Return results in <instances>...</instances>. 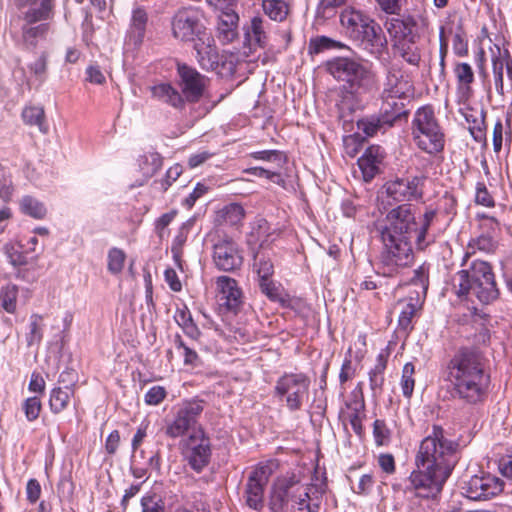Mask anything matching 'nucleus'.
<instances>
[{"mask_svg":"<svg viewBox=\"0 0 512 512\" xmlns=\"http://www.w3.org/2000/svg\"><path fill=\"white\" fill-rule=\"evenodd\" d=\"M460 443L450 439L442 426L432 425L420 442L414 458L415 468L405 481V494L435 499L443 490L459 460Z\"/></svg>","mask_w":512,"mask_h":512,"instance_id":"f257e3e1","label":"nucleus"},{"mask_svg":"<svg viewBox=\"0 0 512 512\" xmlns=\"http://www.w3.org/2000/svg\"><path fill=\"white\" fill-rule=\"evenodd\" d=\"M415 225L411 204H400L375 222V230L382 243L379 263L384 275H396L413 264L411 234Z\"/></svg>","mask_w":512,"mask_h":512,"instance_id":"f03ea898","label":"nucleus"},{"mask_svg":"<svg viewBox=\"0 0 512 512\" xmlns=\"http://www.w3.org/2000/svg\"><path fill=\"white\" fill-rule=\"evenodd\" d=\"M448 380L456 397L476 404L486 396L488 377L484 373L482 354L473 348H461L447 366Z\"/></svg>","mask_w":512,"mask_h":512,"instance_id":"7ed1b4c3","label":"nucleus"},{"mask_svg":"<svg viewBox=\"0 0 512 512\" xmlns=\"http://www.w3.org/2000/svg\"><path fill=\"white\" fill-rule=\"evenodd\" d=\"M321 499L315 486L300 471L278 476L270 489L271 512H317Z\"/></svg>","mask_w":512,"mask_h":512,"instance_id":"20e7f679","label":"nucleus"},{"mask_svg":"<svg viewBox=\"0 0 512 512\" xmlns=\"http://www.w3.org/2000/svg\"><path fill=\"white\" fill-rule=\"evenodd\" d=\"M452 281L459 297L474 296L479 302L489 304L499 296L492 267L486 261L473 260L467 268L458 271Z\"/></svg>","mask_w":512,"mask_h":512,"instance_id":"39448f33","label":"nucleus"},{"mask_svg":"<svg viewBox=\"0 0 512 512\" xmlns=\"http://www.w3.org/2000/svg\"><path fill=\"white\" fill-rule=\"evenodd\" d=\"M326 69L337 81L345 83L354 94H368L377 89L378 78L372 64L366 65L349 57H334L327 61Z\"/></svg>","mask_w":512,"mask_h":512,"instance_id":"423d86ee","label":"nucleus"},{"mask_svg":"<svg viewBox=\"0 0 512 512\" xmlns=\"http://www.w3.org/2000/svg\"><path fill=\"white\" fill-rule=\"evenodd\" d=\"M411 134L415 145L430 156L444 151L445 133L430 105L418 108L411 123Z\"/></svg>","mask_w":512,"mask_h":512,"instance_id":"0eeeda50","label":"nucleus"},{"mask_svg":"<svg viewBox=\"0 0 512 512\" xmlns=\"http://www.w3.org/2000/svg\"><path fill=\"white\" fill-rule=\"evenodd\" d=\"M310 378L303 372L284 373L274 386V396L285 402L290 412L301 410L309 396Z\"/></svg>","mask_w":512,"mask_h":512,"instance_id":"6e6552de","label":"nucleus"},{"mask_svg":"<svg viewBox=\"0 0 512 512\" xmlns=\"http://www.w3.org/2000/svg\"><path fill=\"white\" fill-rule=\"evenodd\" d=\"M203 12L193 6L178 9L172 17L171 28L175 39L183 42H196L206 38Z\"/></svg>","mask_w":512,"mask_h":512,"instance_id":"1a4fd4ad","label":"nucleus"},{"mask_svg":"<svg viewBox=\"0 0 512 512\" xmlns=\"http://www.w3.org/2000/svg\"><path fill=\"white\" fill-rule=\"evenodd\" d=\"M203 410L204 401L198 398L182 402L176 408L173 419L167 424L165 434L175 439L203 429L199 424Z\"/></svg>","mask_w":512,"mask_h":512,"instance_id":"9d476101","label":"nucleus"},{"mask_svg":"<svg viewBox=\"0 0 512 512\" xmlns=\"http://www.w3.org/2000/svg\"><path fill=\"white\" fill-rule=\"evenodd\" d=\"M183 459L197 473L203 471L210 463L212 449L210 438L204 429H198L180 442Z\"/></svg>","mask_w":512,"mask_h":512,"instance_id":"9b49d317","label":"nucleus"},{"mask_svg":"<svg viewBox=\"0 0 512 512\" xmlns=\"http://www.w3.org/2000/svg\"><path fill=\"white\" fill-rule=\"evenodd\" d=\"M272 473L271 466L263 463L250 471L243 491V499L250 509L261 511L264 508L265 488Z\"/></svg>","mask_w":512,"mask_h":512,"instance_id":"f8f14e48","label":"nucleus"},{"mask_svg":"<svg viewBox=\"0 0 512 512\" xmlns=\"http://www.w3.org/2000/svg\"><path fill=\"white\" fill-rule=\"evenodd\" d=\"M425 180V176L397 177L387 181L383 185V190L393 202L405 204L404 202L417 201L423 198Z\"/></svg>","mask_w":512,"mask_h":512,"instance_id":"ddd939ff","label":"nucleus"},{"mask_svg":"<svg viewBox=\"0 0 512 512\" xmlns=\"http://www.w3.org/2000/svg\"><path fill=\"white\" fill-rule=\"evenodd\" d=\"M387 30L401 41L415 44L417 40L429 31L430 22L427 16L419 14L403 18H393L387 23Z\"/></svg>","mask_w":512,"mask_h":512,"instance_id":"4468645a","label":"nucleus"},{"mask_svg":"<svg viewBox=\"0 0 512 512\" xmlns=\"http://www.w3.org/2000/svg\"><path fill=\"white\" fill-rule=\"evenodd\" d=\"M503 490L502 481L489 473L482 472L464 481L461 493L470 500H487Z\"/></svg>","mask_w":512,"mask_h":512,"instance_id":"2eb2a0df","label":"nucleus"},{"mask_svg":"<svg viewBox=\"0 0 512 512\" xmlns=\"http://www.w3.org/2000/svg\"><path fill=\"white\" fill-rule=\"evenodd\" d=\"M181 93L189 103H197L204 95L208 78L186 63H177Z\"/></svg>","mask_w":512,"mask_h":512,"instance_id":"dca6fc26","label":"nucleus"},{"mask_svg":"<svg viewBox=\"0 0 512 512\" xmlns=\"http://www.w3.org/2000/svg\"><path fill=\"white\" fill-rule=\"evenodd\" d=\"M213 262L225 272H233L243 264V257L238 244L229 237H223L213 245Z\"/></svg>","mask_w":512,"mask_h":512,"instance_id":"f3484780","label":"nucleus"},{"mask_svg":"<svg viewBox=\"0 0 512 512\" xmlns=\"http://www.w3.org/2000/svg\"><path fill=\"white\" fill-rule=\"evenodd\" d=\"M340 22L352 41L363 35L364 31L378 25L374 19L354 8L343 10L340 14Z\"/></svg>","mask_w":512,"mask_h":512,"instance_id":"a211bd4d","label":"nucleus"},{"mask_svg":"<svg viewBox=\"0 0 512 512\" xmlns=\"http://www.w3.org/2000/svg\"><path fill=\"white\" fill-rule=\"evenodd\" d=\"M373 27V29L364 31V34L353 40V42L369 56L381 59L388 49V42L382 27L379 24Z\"/></svg>","mask_w":512,"mask_h":512,"instance_id":"6ab92c4d","label":"nucleus"},{"mask_svg":"<svg viewBox=\"0 0 512 512\" xmlns=\"http://www.w3.org/2000/svg\"><path fill=\"white\" fill-rule=\"evenodd\" d=\"M148 24L149 15L147 10L140 6L133 8L125 36V45L134 49L140 47L144 41Z\"/></svg>","mask_w":512,"mask_h":512,"instance_id":"aec40b11","label":"nucleus"},{"mask_svg":"<svg viewBox=\"0 0 512 512\" xmlns=\"http://www.w3.org/2000/svg\"><path fill=\"white\" fill-rule=\"evenodd\" d=\"M219 291V305L226 310L237 313L242 305V292L235 279L220 276L216 281Z\"/></svg>","mask_w":512,"mask_h":512,"instance_id":"412c9836","label":"nucleus"},{"mask_svg":"<svg viewBox=\"0 0 512 512\" xmlns=\"http://www.w3.org/2000/svg\"><path fill=\"white\" fill-rule=\"evenodd\" d=\"M18 8L28 7L23 20L28 22L49 21L54 17V0H15Z\"/></svg>","mask_w":512,"mask_h":512,"instance_id":"4be33fe9","label":"nucleus"},{"mask_svg":"<svg viewBox=\"0 0 512 512\" xmlns=\"http://www.w3.org/2000/svg\"><path fill=\"white\" fill-rule=\"evenodd\" d=\"M212 42L213 39L208 34L204 40L195 42L197 60L205 70H217L221 65V57Z\"/></svg>","mask_w":512,"mask_h":512,"instance_id":"5701e85b","label":"nucleus"},{"mask_svg":"<svg viewBox=\"0 0 512 512\" xmlns=\"http://www.w3.org/2000/svg\"><path fill=\"white\" fill-rule=\"evenodd\" d=\"M384 158L383 149L380 146L368 147L358 159V166L365 181H371L379 172V166Z\"/></svg>","mask_w":512,"mask_h":512,"instance_id":"b1692460","label":"nucleus"},{"mask_svg":"<svg viewBox=\"0 0 512 512\" xmlns=\"http://www.w3.org/2000/svg\"><path fill=\"white\" fill-rule=\"evenodd\" d=\"M269 23L261 17H253L250 24L245 29V43L248 44L249 49L265 48L268 43V29Z\"/></svg>","mask_w":512,"mask_h":512,"instance_id":"393cba45","label":"nucleus"},{"mask_svg":"<svg viewBox=\"0 0 512 512\" xmlns=\"http://www.w3.org/2000/svg\"><path fill=\"white\" fill-rule=\"evenodd\" d=\"M151 94L154 99L179 110L184 109L187 102L183 94L170 83H160L152 86Z\"/></svg>","mask_w":512,"mask_h":512,"instance_id":"a878e982","label":"nucleus"},{"mask_svg":"<svg viewBox=\"0 0 512 512\" xmlns=\"http://www.w3.org/2000/svg\"><path fill=\"white\" fill-rule=\"evenodd\" d=\"M238 14L227 9L218 16L217 37L223 44L231 43L237 36Z\"/></svg>","mask_w":512,"mask_h":512,"instance_id":"bb28decb","label":"nucleus"},{"mask_svg":"<svg viewBox=\"0 0 512 512\" xmlns=\"http://www.w3.org/2000/svg\"><path fill=\"white\" fill-rule=\"evenodd\" d=\"M437 214L438 209L432 208L431 206L426 207L420 219V226L418 228H416V226L414 227L413 231L416 232V245L418 249L423 250L434 242V237L429 234V229L436 219Z\"/></svg>","mask_w":512,"mask_h":512,"instance_id":"cd10ccee","label":"nucleus"},{"mask_svg":"<svg viewBox=\"0 0 512 512\" xmlns=\"http://www.w3.org/2000/svg\"><path fill=\"white\" fill-rule=\"evenodd\" d=\"M402 97H382L383 103L380 108V116L382 122L386 123L388 127H392L397 120L403 116H407V111L404 110V104L399 102L398 99Z\"/></svg>","mask_w":512,"mask_h":512,"instance_id":"c85d7f7f","label":"nucleus"},{"mask_svg":"<svg viewBox=\"0 0 512 512\" xmlns=\"http://www.w3.org/2000/svg\"><path fill=\"white\" fill-rule=\"evenodd\" d=\"M50 28L51 25L48 21L30 23L24 20V24L21 28L22 39L27 45L34 48L39 39H44L47 36Z\"/></svg>","mask_w":512,"mask_h":512,"instance_id":"c756f323","label":"nucleus"},{"mask_svg":"<svg viewBox=\"0 0 512 512\" xmlns=\"http://www.w3.org/2000/svg\"><path fill=\"white\" fill-rule=\"evenodd\" d=\"M497 54L492 51V73L494 79V85L497 93L501 96L505 95L504 82H503V71L504 68L507 70L506 53H510L508 49L501 50L499 46H495Z\"/></svg>","mask_w":512,"mask_h":512,"instance_id":"7c9ffc66","label":"nucleus"},{"mask_svg":"<svg viewBox=\"0 0 512 512\" xmlns=\"http://www.w3.org/2000/svg\"><path fill=\"white\" fill-rule=\"evenodd\" d=\"M389 352L382 350L377 358L375 366L369 371V384L371 390L376 393H381L384 385V372L387 367Z\"/></svg>","mask_w":512,"mask_h":512,"instance_id":"2f4dec72","label":"nucleus"},{"mask_svg":"<svg viewBox=\"0 0 512 512\" xmlns=\"http://www.w3.org/2000/svg\"><path fill=\"white\" fill-rule=\"evenodd\" d=\"M253 269L257 273L258 278L272 277L274 273V264L271 259V251L267 247L257 249L253 256Z\"/></svg>","mask_w":512,"mask_h":512,"instance_id":"473e14b6","label":"nucleus"},{"mask_svg":"<svg viewBox=\"0 0 512 512\" xmlns=\"http://www.w3.org/2000/svg\"><path fill=\"white\" fill-rule=\"evenodd\" d=\"M466 122L469 124L468 130L476 142H483L486 140V125L485 117L486 113L481 111L467 112L464 114Z\"/></svg>","mask_w":512,"mask_h":512,"instance_id":"72a5a7b5","label":"nucleus"},{"mask_svg":"<svg viewBox=\"0 0 512 512\" xmlns=\"http://www.w3.org/2000/svg\"><path fill=\"white\" fill-rule=\"evenodd\" d=\"M74 395V390L68 387H55L50 392L49 407L52 413L59 414L64 411Z\"/></svg>","mask_w":512,"mask_h":512,"instance_id":"f704fd0d","label":"nucleus"},{"mask_svg":"<svg viewBox=\"0 0 512 512\" xmlns=\"http://www.w3.org/2000/svg\"><path fill=\"white\" fill-rule=\"evenodd\" d=\"M245 216L244 208L238 203H230L217 213V221L231 226L239 224Z\"/></svg>","mask_w":512,"mask_h":512,"instance_id":"c9c22d12","label":"nucleus"},{"mask_svg":"<svg viewBox=\"0 0 512 512\" xmlns=\"http://www.w3.org/2000/svg\"><path fill=\"white\" fill-rule=\"evenodd\" d=\"M270 225L265 219H258L251 230V233L248 238L249 245H256L259 243L258 249H262V247H267L266 243L269 241L271 236L270 233Z\"/></svg>","mask_w":512,"mask_h":512,"instance_id":"e433bc0d","label":"nucleus"},{"mask_svg":"<svg viewBox=\"0 0 512 512\" xmlns=\"http://www.w3.org/2000/svg\"><path fill=\"white\" fill-rule=\"evenodd\" d=\"M20 209L25 215L35 219H44L47 215V208L44 203L29 195L22 197Z\"/></svg>","mask_w":512,"mask_h":512,"instance_id":"4c0bfd02","label":"nucleus"},{"mask_svg":"<svg viewBox=\"0 0 512 512\" xmlns=\"http://www.w3.org/2000/svg\"><path fill=\"white\" fill-rule=\"evenodd\" d=\"M22 119L25 124L37 126L42 133H47L48 127L45 123V112L42 107L29 106L22 111Z\"/></svg>","mask_w":512,"mask_h":512,"instance_id":"58836bf2","label":"nucleus"},{"mask_svg":"<svg viewBox=\"0 0 512 512\" xmlns=\"http://www.w3.org/2000/svg\"><path fill=\"white\" fill-rule=\"evenodd\" d=\"M405 91L401 87V76L394 69H389L386 75L382 97H404Z\"/></svg>","mask_w":512,"mask_h":512,"instance_id":"ea45409f","label":"nucleus"},{"mask_svg":"<svg viewBox=\"0 0 512 512\" xmlns=\"http://www.w3.org/2000/svg\"><path fill=\"white\" fill-rule=\"evenodd\" d=\"M454 74L459 88L470 92L471 84L474 82V71L469 63L457 62L454 66Z\"/></svg>","mask_w":512,"mask_h":512,"instance_id":"a19ab883","label":"nucleus"},{"mask_svg":"<svg viewBox=\"0 0 512 512\" xmlns=\"http://www.w3.org/2000/svg\"><path fill=\"white\" fill-rule=\"evenodd\" d=\"M398 304L402 306L398 318V328L400 331L408 333L413 329L412 319L417 312V305L412 302V299L408 302L400 301Z\"/></svg>","mask_w":512,"mask_h":512,"instance_id":"79ce46f5","label":"nucleus"},{"mask_svg":"<svg viewBox=\"0 0 512 512\" xmlns=\"http://www.w3.org/2000/svg\"><path fill=\"white\" fill-rule=\"evenodd\" d=\"M344 47H346V45L342 42L336 41L327 36H317L311 38L308 45L310 54H319L325 50L341 49Z\"/></svg>","mask_w":512,"mask_h":512,"instance_id":"37998d69","label":"nucleus"},{"mask_svg":"<svg viewBox=\"0 0 512 512\" xmlns=\"http://www.w3.org/2000/svg\"><path fill=\"white\" fill-rule=\"evenodd\" d=\"M263 10L274 21H283L288 14V6L282 0H264Z\"/></svg>","mask_w":512,"mask_h":512,"instance_id":"c03bdc74","label":"nucleus"},{"mask_svg":"<svg viewBox=\"0 0 512 512\" xmlns=\"http://www.w3.org/2000/svg\"><path fill=\"white\" fill-rule=\"evenodd\" d=\"M18 288L14 284H8L0 291V306L8 313L16 310Z\"/></svg>","mask_w":512,"mask_h":512,"instance_id":"a18cd8bd","label":"nucleus"},{"mask_svg":"<svg viewBox=\"0 0 512 512\" xmlns=\"http://www.w3.org/2000/svg\"><path fill=\"white\" fill-rule=\"evenodd\" d=\"M395 48L403 60L408 64L413 66L419 65L421 55L419 49L415 47L414 44L399 40V43L395 44Z\"/></svg>","mask_w":512,"mask_h":512,"instance_id":"49530a36","label":"nucleus"},{"mask_svg":"<svg viewBox=\"0 0 512 512\" xmlns=\"http://www.w3.org/2000/svg\"><path fill=\"white\" fill-rule=\"evenodd\" d=\"M359 130H362L367 136H374L379 130L389 128L386 123L382 122L380 115H372L370 117L361 119L357 122Z\"/></svg>","mask_w":512,"mask_h":512,"instance_id":"de8ad7c7","label":"nucleus"},{"mask_svg":"<svg viewBox=\"0 0 512 512\" xmlns=\"http://www.w3.org/2000/svg\"><path fill=\"white\" fill-rule=\"evenodd\" d=\"M506 125L508 131H504V125L501 119H497L493 128V150L495 153H499L502 150L504 134L511 137V115L508 114L506 117Z\"/></svg>","mask_w":512,"mask_h":512,"instance_id":"09e8293b","label":"nucleus"},{"mask_svg":"<svg viewBox=\"0 0 512 512\" xmlns=\"http://www.w3.org/2000/svg\"><path fill=\"white\" fill-rule=\"evenodd\" d=\"M391 430L386 422L376 419L373 423V437L377 446H388L391 442Z\"/></svg>","mask_w":512,"mask_h":512,"instance_id":"8fccbe9b","label":"nucleus"},{"mask_svg":"<svg viewBox=\"0 0 512 512\" xmlns=\"http://www.w3.org/2000/svg\"><path fill=\"white\" fill-rule=\"evenodd\" d=\"M415 367L411 362L404 365L402 370L401 388L402 393L406 398H410L414 391L415 379H414Z\"/></svg>","mask_w":512,"mask_h":512,"instance_id":"3c124183","label":"nucleus"},{"mask_svg":"<svg viewBox=\"0 0 512 512\" xmlns=\"http://www.w3.org/2000/svg\"><path fill=\"white\" fill-rule=\"evenodd\" d=\"M182 172V166L180 164H175L167 170L165 178L155 180L153 185L161 192H165L180 177Z\"/></svg>","mask_w":512,"mask_h":512,"instance_id":"603ef678","label":"nucleus"},{"mask_svg":"<svg viewBox=\"0 0 512 512\" xmlns=\"http://www.w3.org/2000/svg\"><path fill=\"white\" fill-rule=\"evenodd\" d=\"M453 52L458 57H466L469 53L467 35L461 25L458 26L452 40Z\"/></svg>","mask_w":512,"mask_h":512,"instance_id":"864d4df0","label":"nucleus"},{"mask_svg":"<svg viewBox=\"0 0 512 512\" xmlns=\"http://www.w3.org/2000/svg\"><path fill=\"white\" fill-rule=\"evenodd\" d=\"M125 258L123 250L112 248L108 253V271L112 274L120 273L123 269Z\"/></svg>","mask_w":512,"mask_h":512,"instance_id":"5fc2aeb1","label":"nucleus"},{"mask_svg":"<svg viewBox=\"0 0 512 512\" xmlns=\"http://www.w3.org/2000/svg\"><path fill=\"white\" fill-rule=\"evenodd\" d=\"M22 408L25 413L26 419L29 422H33L39 417V414L41 412V399L38 396L29 397L24 401Z\"/></svg>","mask_w":512,"mask_h":512,"instance_id":"6e6d98bb","label":"nucleus"},{"mask_svg":"<svg viewBox=\"0 0 512 512\" xmlns=\"http://www.w3.org/2000/svg\"><path fill=\"white\" fill-rule=\"evenodd\" d=\"M244 173L249 174V175H253V176H256V177L267 178L270 181H272L273 183H276V184H278L280 186H284L285 185V180L283 179V177L281 176L280 173L274 172V171H270V170L265 169L263 167H251V168H248V169L244 170Z\"/></svg>","mask_w":512,"mask_h":512,"instance_id":"4d7b16f0","label":"nucleus"},{"mask_svg":"<svg viewBox=\"0 0 512 512\" xmlns=\"http://www.w3.org/2000/svg\"><path fill=\"white\" fill-rule=\"evenodd\" d=\"M347 0H320L317 6V15L321 18L328 19L332 17L335 10L344 5Z\"/></svg>","mask_w":512,"mask_h":512,"instance_id":"13d9d810","label":"nucleus"},{"mask_svg":"<svg viewBox=\"0 0 512 512\" xmlns=\"http://www.w3.org/2000/svg\"><path fill=\"white\" fill-rule=\"evenodd\" d=\"M259 287L261 292L265 294L270 300L275 302H283L279 288L271 280V277L259 279Z\"/></svg>","mask_w":512,"mask_h":512,"instance_id":"bf43d9fd","label":"nucleus"},{"mask_svg":"<svg viewBox=\"0 0 512 512\" xmlns=\"http://www.w3.org/2000/svg\"><path fill=\"white\" fill-rule=\"evenodd\" d=\"M41 322L42 317L38 314H33L30 317V331L27 336V343L29 346L34 343H39L42 339V330H41Z\"/></svg>","mask_w":512,"mask_h":512,"instance_id":"052dcab7","label":"nucleus"},{"mask_svg":"<svg viewBox=\"0 0 512 512\" xmlns=\"http://www.w3.org/2000/svg\"><path fill=\"white\" fill-rule=\"evenodd\" d=\"M475 202L478 205H482L485 207H494L495 201L491 194L489 193L485 183L478 182L476 185V195Z\"/></svg>","mask_w":512,"mask_h":512,"instance_id":"680f3d73","label":"nucleus"},{"mask_svg":"<svg viewBox=\"0 0 512 512\" xmlns=\"http://www.w3.org/2000/svg\"><path fill=\"white\" fill-rule=\"evenodd\" d=\"M142 512H164V503L155 496H144L141 499Z\"/></svg>","mask_w":512,"mask_h":512,"instance_id":"e2e57ef3","label":"nucleus"},{"mask_svg":"<svg viewBox=\"0 0 512 512\" xmlns=\"http://www.w3.org/2000/svg\"><path fill=\"white\" fill-rule=\"evenodd\" d=\"M167 392L162 386H153L145 394V402L148 405H158L166 397Z\"/></svg>","mask_w":512,"mask_h":512,"instance_id":"0e129e2a","label":"nucleus"},{"mask_svg":"<svg viewBox=\"0 0 512 512\" xmlns=\"http://www.w3.org/2000/svg\"><path fill=\"white\" fill-rule=\"evenodd\" d=\"M13 193L12 180L6 176L4 169H0V198L8 202Z\"/></svg>","mask_w":512,"mask_h":512,"instance_id":"69168bd1","label":"nucleus"},{"mask_svg":"<svg viewBox=\"0 0 512 512\" xmlns=\"http://www.w3.org/2000/svg\"><path fill=\"white\" fill-rule=\"evenodd\" d=\"M251 157L257 160L269 161V162H282L285 160V156L278 150H263L257 151L251 154Z\"/></svg>","mask_w":512,"mask_h":512,"instance_id":"338daca9","label":"nucleus"},{"mask_svg":"<svg viewBox=\"0 0 512 512\" xmlns=\"http://www.w3.org/2000/svg\"><path fill=\"white\" fill-rule=\"evenodd\" d=\"M5 253L13 266H22L27 263L26 256L15 246L6 245Z\"/></svg>","mask_w":512,"mask_h":512,"instance_id":"774afa93","label":"nucleus"}]
</instances>
